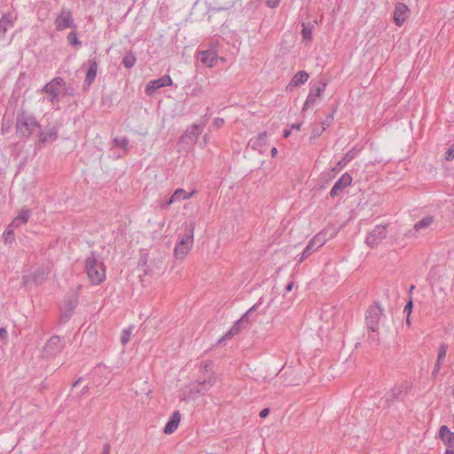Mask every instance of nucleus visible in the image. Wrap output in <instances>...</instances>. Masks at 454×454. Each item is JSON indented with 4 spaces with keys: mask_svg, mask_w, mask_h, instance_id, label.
I'll return each mask as SVG.
<instances>
[{
    "mask_svg": "<svg viewBox=\"0 0 454 454\" xmlns=\"http://www.w3.org/2000/svg\"><path fill=\"white\" fill-rule=\"evenodd\" d=\"M309 79V74L306 71H299L292 78L287 87H299L304 84Z\"/></svg>",
    "mask_w": 454,
    "mask_h": 454,
    "instance_id": "5701e85b",
    "label": "nucleus"
},
{
    "mask_svg": "<svg viewBox=\"0 0 454 454\" xmlns=\"http://www.w3.org/2000/svg\"><path fill=\"white\" fill-rule=\"evenodd\" d=\"M326 86V82L320 81L317 84H315L311 87L309 93L307 97V99L304 103L302 111H305L307 108H309L311 105H313L316 102V98L321 96L323 91L325 90Z\"/></svg>",
    "mask_w": 454,
    "mask_h": 454,
    "instance_id": "9b49d317",
    "label": "nucleus"
},
{
    "mask_svg": "<svg viewBox=\"0 0 454 454\" xmlns=\"http://www.w3.org/2000/svg\"><path fill=\"white\" fill-rule=\"evenodd\" d=\"M13 25L14 23L12 16L4 15L0 20V32H2L4 35L10 27H13Z\"/></svg>",
    "mask_w": 454,
    "mask_h": 454,
    "instance_id": "bb28decb",
    "label": "nucleus"
},
{
    "mask_svg": "<svg viewBox=\"0 0 454 454\" xmlns=\"http://www.w3.org/2000/svg\"><path fill=\"white\" fill-rule=\"evenodd\" d=\"M201 92H202V89H201V87H195V88H193V89L192 90V91H191V95H192V97H198V96H200V95L201 94Z\"/></svg>",
    "mask_w": 454,
    "mask_h": 454,
    "instance_id": "a18cd8bd",
    "label": "nucleus"
},
{
    "mask_svg": "<svg viewBox=\"0 0 454 454\" xmlns=\"http://www.w3.org/2000/svg\"><path fill=\"white\" fill-rule=\"evenodd\" d=\"M176 200H171V197L165 202L161 205V208H167L171 204L175 203Z\"/></svg>",
    "mask_w": 454,
    "mask_h": 454,
    "instance_id": "5fc2aeb1",
    "label": "nucleus"
},
{
    "mask_svg": "<svg viewBox=\"0 0 454 454\" xmlns=\"http://www.w3.org/2000/svg\"><path fill=\"white\" fill-rule=\"evenodd\" d=\"M269 412H270V410L268 408L262 409L260 411L259 416L262 419L266 418L268 416Z\"/></svg>",
    "mask_w": 454,
    "mask_h": 454,
    "instance_id": "864d4df0",
    "label": "nucleus"
},
{
    "mask_svg": "<svg viewBox=\"0 0 454 454\" xmlns=\"http://www.w3.org/2000/svg\"><path fill=\"white\" fill-rule=\"evenodd\" d=\"M310 254H311V253H306V247H305L303 252L301 253L300 258L298 259V263H301L305 258H307Z\"/></svg>",
    "mask_w": 454,
    "mask_h": 454,
    "instance_id": "8fccbe9b",
    "label": "nucleus"
},
{
    "mask_svg": "<svg viewBox=\"0 0 454 454\" xmlns=\"http://www.w3.org/2000/svg\"><path fill=\"white\" fill-rule=\"evenodd\" d=\"M387 228L384 225H377L366 237V244L375 247L386 238Z\"/></svg>",
    "mask_w": 454,
    "mask_h": 454,
    "instance_id": "9d476101",
    "label": "nucleus"
},
{
    "mask_svg": "<svg viewBox=\"0 0 454 454\" xmlns=\"http://www.w3.org/2000/svg\"><path fill=\"white\" fill-rule=\"evenodd\" d=\"M280 0H267L266 4L270 8H275L279 4Z\"/></svg>",
    "mask_w": 454,
    "mask_h": 454,
    "instance_id": "09e8293b",
    "label": "nucleus"
},
{
    "mask_svg": "<svg viewBox=\"0 0 454 454\" xmlns=\"http://www.w3.org/2000/svg\"><path fill=\"white\" fill-rule=\"evenodd\" d=\"M64 85L65 80L62 77H55L43 87L42 91L48 95V101L54 104L59 101L61 86Z\"/></svg>",
    "mask_w": 454,
    "mask_h": 454,
    "instance_id": "39448f33",
    "label": "nucleus"
},
{
    "mask_svg": "<svg viewBox=\"0 0 454 454\" xmlns=\"http://www.w3.org/2000/svg\"><path fill=\"white\" fill-rule=\"evenodd\" d=\"M41 129V124L34 114L26 111L19 112L16 118V134L21 139L29 138Z\"/></svg>",
    "mask_w": 454,
    "mask_h": 454,
    "instance_id": "f257e3e1",
    "label": "nucleus"
},
{
    "mask_svg": "<svg viewBox=\"0 0 454 454\" xmlns=\"http://www.w3.org/2000/svg\"><path fill=\"white\" fill-rule=\"evenodd\" d=\"M301 37L304 42H310L312 40V29L314 27L313 25L309 23H302L301 24Z\"/></svg>",
    "mask_w": 454,
    "mask_h": 454,
    "instance_id": "cd10ccee",
    "label": "nucleus"
},
{
    "mask_svg": "<svg viewBox=\"0 0 454 454\" xmlns=\"http://www.w3.org/2000/svg\"><path fill=\"white\" fill-rule=\"evenodd\" d=\"M301 126V123L293 124L292 127H291V129H300Z\"/></svg>",
    "mask_w": 454,
    "mask_h": 454,
    "instance_id": "4d7b16f0",
    "label": "nucleus"
},
{
    "mask_svg": "<svg viewBox=\"0 0 454 454\" xmlns=\"http://www.w3.org/2000/svg\"><path fill=\"white\" fill-rule=\"evenodd\" d=\"M434 222V217L433 215H426L421 220L417 222L414 224L413 229L408 231L405 236L407 238H416L417 232L428 229L433 224Z\"/></svg>",
    "mask_w": 454,
    "mask_h": 454,
    "instance_id": "4468645a",
    "label": "nucleus"
},
{
    "mask_svg": "<svg viewBox=\"0 0 454 454\" xmlns=\"http://www.w3.org/2000/svg\"><path fill=\"white\" fill-rule=\"evenodd\" d=\"M409 8L403 3H397L394 12V22L396 26L401 27L407 19Z\"/></svg>",
    "mask_w": 454,
    "mask_h": 454,
    "instance_id": "6ab92c4d",
    "label": "nucleus"
},
{
    "mask_svg": "<svg viewBox=\"0 0 454 454\" xmlns=\"http://www.w3.org/2000/svg\"><path fill=\"white\" fill-rule=\"evenodd\" d=\"M325 129V127H318V126H316L312 129V133H311V137L312 138H317L322 133L323 131Z\"/></svg>",
    "mask_w": 454,
    "mask_h": 454,
    "instance_id": "a19ab883",
    "label": "nucleus"
},
{
    "mask_svg": "<svg viewBox=\"0 0 454 454\" xmlns=\"http://www.w3.org/2000/svg\"><path fill=\"white\" fill-rule=\"evenodd\" d=\"M268 137L267 132L260 133L257 137L250 139L248 145L251 149L262 153L267 145Z\"/></svg>",
    "mask_w": 454,
    "mask_h": 454,
    "instance_id": "aec40b11",
    "label": "nucleus"
},
{
    "mask_svg": "<svg viewBox=\"0 0 454 454\" xmlns=\"http://www.w3.org/2000/svg\"><path fill=\"white\" fill-rule=\"evenodd\" d=\"M88 390H89L88 386H85V387L82 389L80 396H81V395H86V394L88 393Z\"/></svg>",
    "mask_w": 454,
    "mask_h": 454,
    "instance_id": "052dcab7",
    "label": "nucleus"
},
{
    "mask_svg": "<svg viewBox=\"0 0 454 454\" xmlns=\"http://www.w3.org/2000/svg\"><path fill=\"white\" fill-rule=\"evenodd\" d=\"M223 123L224 120L223 118H215L213 122L214 126H215L216 128L222 127Z\"/></svg>",
    "mask_w": 454,
    "mask_h": 454,
    "instance_id": "49530a36",
    "label": "nucleus"
},
{
    "mask_svg": "<svg viewBox=\"0 0 454 454\" xmlns=\"http://www.w3.org/2000/svg\"><path fill=\"white\" fill-rule=\"evenodd\" d=\"M333 120V114L328 115L325 118V120L322 122L321 126L325 127V129H326L327 127H329L331 125Z\"/></svg>",
    "mask_w": 454,
    "mask_h": 454,
    "instance_id": "79ce46f5",
    "label": "nucleus"
},
{
    "mask_svg": "<svg viewBox=\"0 0 454 454\" xmlns=\"http://www.w3.org/2000/svg\"><path fill=\"white\" fill-rule=\"evenodd\" d=\"M215 376H209L207 379H204L203 380H198V384L200 386V388L198 389L199 392L207 391L209 387L214 386L215 384Z\"/></svg>",
    "mask_w": 454,
    "mask_h": 454,
    "instance_id": "c85d7f7f",
    "label": "nucleus"
},
{
    "mask_svg": "<svg viewBox=\"0 0 454 454\" xmlns=\"http://www.w3.org/2000/svg\"><path fill=\"white\" fill-rule=\"evenodd\" d=\"M74 94H75V89L73 86H70V85L67 86L66 82H65L64 86H61V91H60L61 97H66V96L74 97Z\"/></svg>",
    "mask_w": 454,
    "mask_h": 454,
    "instance_id": "72a5a7b5",
    "label": "nucleus"
},
{
    "mask_svg": "<svg viewBox=\"0 0 454 454\" xmlns=\"http://www.w3.org/2000/svg\"><path fill=\"white\" fill-rule=\"evenodd\" d=\"M369 338H370L372 340H378L375 334H371V335H369Z\"/></svg>",
    "mask_w": 454,
    "mask_h": 454,
    "instance_id": "0e129e2a",
    "label": "nucleus"
},
{
    "mask_svg": "<svg viewBox=\"0 0 454 454\" xmlns=\"http://www.w3.org/2000/svg\"><path fill=\"white\" fill-rule=\"evenodd\" d=\"M447 349H448V345L446 343L442 342L440 344L438 356H437L436 361L442 362L444 360L446 354H447Z\"/></svg>",
    "mask_w": 454,
    "mask_h": 454,
    "instance_id": "c9c22d12",
    "label": "nucleus"
},
{
    "mask_svg": "<svg viewBox=\"0 0 454 454\" xmlns=\"http://www.w3.org/2000/svg\"><path fill=\"white\" fill-rule=\"evenodd\" d=\"M110 452L111 445L109 443H105L101 454H110Z\"/></svg>",
    "mask_w": 454,
    "mask_h": 454,
    "instance_id": "3c124183",
    "label": "nucleus"
},
{
    "mask_svg": "<svg viewBox=\"0 0 454 454\" xmlns=\"http://www.w3.org/2000/svg\"><path fill=\"white\" fill-rule=\"evenodd\" d=\"M262 298H260L258 302L252 306L243 317L238 320L235 325L218 340V343H222L224 340L231 339L234 335L238 334L241 328H244L247 325L248 317L256 310L258 306L262 304Z\"/></svg>",
    "mask_w": 454,
    "mask_h": 454,
    "instance_id": "423d86ee",
    "label": "nucleus"
},
{
    "mask_svg": "<svg viewBox=\"0 0 454 454\" xmlns=\"http://www.w3.org/2000/svg\"><path fill=\"white\" fill-rule=\"evenodd\" d=\"M137 62V57L135 53L129 52L122 59V64L126 68H131Z\"/></svg>",
    "mask_w": 454,
    "mask_h": 454,
    "instance_id": "2f4dec72",
    "label": "nucleus"
},
{
    "mask_svg": "<svg viewBox=\"0 0 454 454\" xmlns=\"http://www.w3.org/2000/svg\"><path fill=\"white\" fill-rule=\"evenodd\" d=\"M54 24L58 31H62L67 28H76L71 12L66 8L61 9L60 12L56 17Z\"/></svg>",
    "mask_w": 454,
    "mask_h": 454,
    "instance_id": "6e6552de",
    "label": "nucleus"
},
{
    "mask_svg": "<svg viewBox=\"0 0 454 454\" xmlns=\"http://www.w3.org/2000/svg\"><path fill=\"white\" fill-rule=\"evenodd\" d=\"M352 177L348 173H344L333 184L330 191L331 197H336L346 187L351 184Z\"/></svg>",
    "mask_w": 454,
    "mask_h": 454,
    "instance_id": "a211bd4d",
    "label": "nucleus"
},
{
    "mask_svg": "<svg viewBox=\"0 0 454 454\" xmlns=\"http://www.w3.org/2000/svg\"><path fill=\"white\" fill-rule=\"evenodd\" d=\"M414 288H415V286H414L413 285H411V286H410V290H409V291H410V292H412V291L414 290Z\"/></svg>",
    "mask_w": 454,
    "mask_h": 454,
    "instance_id": "69168bd1",
    "label": "nucleus"
},
{
    "mask_svg": "<svg viewBox=\"0 0 454 454\" xmlns=\"http://www.w3.org/2000/svg\"><path fill=\"white\" fill-rule=\"evenodd\" d=\"M172 84V79L169 75H162L161 77L150 81L146 87L145 92L148 95L153 94L158 89L170 86Z\"/></svg>",
    "mask_w": 454,
    "mask_h": 454,
    "instance_id": "dca6fc26",
    "label": "nucleus"
},
{
    "mask_svg": "<svg viewBox=\"0 0 454 454\" xmlns=\"http://www.w3.org/2000/svg\"><path fill=\"white\" fill-rule=\"evenodd\" d=\"M403 394V389L401 387L393 388L390 392L386 395L387 403H390L396 400H398Z\"/></svg>",
    "mask_w": 454,
    "mask_h": 454,
    "instance_id": "7c9ffc66",
    "label": "nucleus"
},
{
    "mask_svg": "<svg viewBox=\"0 0 454 454\" xmlns=\"http://www.w3.org/2000/svg\"><path fill=\"white\" fill-rule=\"evenodd\" d=\"M293 286H294V283H293V282H291V283H289V284H287V285H286V290L287 292H290V291L293 289Z\"/></svg>",
    "mask_w": 454,
    "mask_h": 454,
    "instance_id": "bf43d9fd",
    "label": "nucleus"
},
{
    "mask_svg": "<svg viewBox=\"0 0 454 454\" xmlns=\"http://www.w3.org/2000/svg\"><path fill=\"white\" fill-rule=\"evenodd\" d=\"M195 193V191H192L191 192H187L185 190L179 188L176 189L174 193L171 195V200L181 201L185 200L193 196Z\"/></svg>",
    "mask_w": 454,
    "mask_h": 454,
    "instance_id": "393cba45",
    "label": "nucleus"
},
{
    "mask_svg": "<svg viewBox=\"0 0 454 454\" xmlns=\"http://www.w3.org/2000/svg\"><path fill=\"white\" fill-rule=\"evenodd\" d=\"M129 141L126 137H117L114 138V140H113L114 146L121 148L124 150V152L129 151Z\"/></svg>",
    "mask_w": 454,
    "mask_h": 454,
    "instance_id": "c756f323",
    "label": "nucleus"
},
{
    "mask_svg": "<svg viewBox=\"0 0 454 454\" xmlns=\"http://www.w3.org/2000/svg\"><path fill=\"white\" fill-rule=\"evenodd\" d=\"M270 154L272 157H275L278 154V149L276 147H273L271 149Z\"/></svg>",
    "mask_w": 454,
    "mask_h": 454,
    "instance_id": "680f3d73",
    "label": "nucleus"
},
{
    "mask_svg": "<svg viewBox=\"0 0 454 454\" xmlns=\"http://www.w3.org/2000/svg\"><path fill=\"white\" fill-rule=\"evenodd\" d=\"M13 227H10V225H8L4 231L3 237L6 242L13 240Z\"/></svg>",
    "mask_w": 454,
    "mask_h": 454,
    "instance_id": "4c0bfd02",
    "label": "nucleus"
},
{
    "mask_svg": "<svg viewBox=\"0 0 454 454\" xmlns=\"http://www.w3.org/2000/svg\"><path fill=\"white\" fill-rule=\"evenodd\" d=\"M67 41L68 43L73 46H81L82 43L77 38V34L75 31H72L67 35Z\"/></svg>",
    "mask_w": 454,
    "mask_h": 454,
    "instance_id": "f704fd0d",
    "label": "nucleus"
},
{
    "mask_svg": "<svg viewBox=\"0 0 454 454\" xmlns=\"http://www.w3.org/2000/svg\"><path fill=\"white\" fill-rule=\"evenodd\" d=\"M30 211L27 210V209H23L20 212L19 215L17 216L20 220V222H21L22 223H27V222L28 221L29 217H30Z\"/></svg>",
    "mask_w": 454,
    "mask_h": 454,
    "instance_id": "e433bc0d",
    "label": "nucleus"
},
{
    "mask_svg": "<svg viewBox=\"0 0 454 454\" xmlns=\"http://www.w3.org/2000/svg\"><path fill=\"white\" fill-rule=\"evenodd\" d=\"M412 308H413V303H412V301L410 300L407 304L405 305L404 307V309H403V312L407 314V318H406V322L407 324H410V315L412 311Z\"/></svg>",
    "mask_w": 454,
    "mask_h": 454,
    "instance_id": "ea45409f",
    "label": "nucleus"
},
{
    "mask_svg": "<svg viewBox=\"0 0 454 454\" xmlns=\"http://www.w3.org/2000/svg\"><path fill=\"white\" fill-rule=\"evenodd\" d=\"M205 124H192L185 130L184 134L180 137V141L185 144H193L200 134L203 131Z\"/></svg>",
    "mask_w": 454,
    "mask_h": 454,
    "instance_id": "f8f14e48",
    "label": "nucleus"
},
{
    "mask_svg": "<svg viewBox=\"0 0 454 454\" xmlns=\"http://www.w3.org/2000/svg\"><path fill=\"white\" fill-rule=\"evenodd\" d=\"M198 60L204 67H212L215 65L217 61V53L212 49L200 51L198 53Z\"/></svg>",
    "mask_w": 454,
    "mask_h": 454,
    "instance_id": "f3484780",
    "label": "nucleus"
},
{
    "mask_svg": "<svg viewBox=\"0 0 454 454\" xmlns=\"http://www.w3.org/2000/svg\"><path fill=\"white\" fill-rule=\"evenodd\" d=\"M58 137V129L53 127L50 129L47 132H43L41 129L39 130V142L42 144L46 143L47 141H55Z\"/></svg>",
    "mask_w": 454,
    "mask_h": 454,
    "instance_id": "b1692460",
    "label": "nucleus"
},
{
    "mask_svg": "<svg viewBox=\"0 0 454 454\" xmlns=\"http://www.w3.org/2000/svg\"><path fill=\"white\" fill-rule=\"evenodd\" d=\"M383 315V309L378 304L374 303L369 307L365 316L367 327L372 333L378 330L379 322Z\"/></svg>",
    "mask_w": 454,
    "mask_h": 454,
    "instance_id": "0eeeda50",
    "label": "nucleus"
},
{
    "mask_svg": "<svg viewBox=\"0 0 454 454\" xmlns=\"http://www.w3.org/2000/svg\"><path fill=\"white\" fill-rule=\"evenodd\" d=\"M75 308V303L69 302V308L62 312L60 319L62 323L67 322V320L71 317L74 309Z\"/></svg>",
    "mask_w": 454,
    "mask_h": 454,
    "instance_id": "473e14b6",
    "label": "nucleus"
},
{
    "mask_svg": "<svg viewBox=\"0 0 454 454\" xmlns=\"http://www.w3.org/2000/svg\"><path fill=\"white\" fill-rule=\"evenodd\" d=\"M82 380V378H79L78 380H76L74 383H73V387H76Z\"/></svg>",
    "mask_w": 454,
    "mask_h": 454,
    "instance_id": "e2e57ef3",
    "label": "nucleus"
},
{
    "mask_svg": "<svg viewBox=\"0 0 454 454\" xmlns=\"http://www.w3.org/2000/svg\"><path fill=\"white\" fill-rule=\"evenodd\" d=\"M442 362H438L436 361L435 362V364H434V370L432 372V375L434 377H436V375L438 374L439 371H440V368H441V364H442Z\"/></svg>",
    "mask_w": 454,
    "mask_h": 454,
    "instance_id": "c03bdc74",
    "label": "nucleus"
},
{
    "mask_svg": "<svg viewBox=\"0 0 454 454\" xmlns=\"http://www.w3.org/2000/svg\"><path fill=\"white\" fill-rule=\"evenodd\" d=\"M84 270L92 285H99L106 279L104 263L98 259L95 252H91L85 259Z\"/></svg>",
    "mask_w": 454,
    "mask_h": 454,
    "instance_id": "f03ea898",
    "label": "nucleus"
},
{
    "mask_svg": "<svg viewBox=\"0 0 454 454\" xmlns=\"http://www.w3.org/2000/svg\"><path fill=\"white\" fill-rule=\"evenodd\" d=\"M180 421L181 413L178 411H174L165 426L164 433L167 434L174 433L177 429Z\"/></svg>",
    "mask_w": 454,
    "mask_h": 454,
    "instance_id": "4be33fe9",
    "label": "nucleus"
},
{
    "mask_svg": "<svg viewBox=\"0 0 454 454\" xmlns=\"http://www.w3.org/2000/svg\"><path fill=\"white\" fill-rule=\"evenodd\" d=\"M356 157V152L354 149L349 150L342 159L336 164L333 170H339L344 168L348 162H350Z\"/></svg>",
    "mask_w": 454,
    "mask_h": 454,
    "instance_id": "a878e982",
    "label": "nucleus"
},
{
    "mask_svg": "<svg viewBox=\"0 0 454 454\" xmlns=\"http://www.w3.org/2000/svg\"><path fill=\"white\" fill-rule=\"evenodd\" d=\"M64 347L65 340L59 335H53L43 347L42 355L47 359L54 358L61 353Z\"/></svg>",
    "mask_w": 454,
    "mask_h": 454,
    "instance_id": "20e7f679",
    "label": "nucleus"
},
{
    "mask_svg": "<svg viewBox=\"0 0 454 454\" xmlns=\"http://www.w3.org/2000/svg\"><path fill=\"white\" fill-rule=\"evenodd\" d=\"M194 229V222L185 225L184 231L174 248V256L176 259L183 260L189 254L193 245Z\"/></svg>",
    "mask_w": 454,
    "mask_h": 454,
    "instance_id": "7ed1b4c3",
    "label": "nucleus"
},
{
    "mask_svg": "<svg viewBox=\"0 0 454 454\" xmlns=\"http://www.w3.org/2000/svg\"><path fill=\"white\" fill-rule=\"evenodd\" d=\"M7 336H8V333H7L6 329L4 327L0 328V339L6 340Z\"/></svg>",
    "mask_w": 454,
    "mask_h": 454,
    "instance_id": "603ef678",
    "label": "nucleus"
},
{
    "mask_svg": "<svg viewBox=\"0 0 454 454\" xmlns=\"http://www.w3.org/2000/svg\"><path fill=\"white\" fill-rule=\"evenodd\" d=\"M454 158V146L450 147L445 154V159L450 160Z\"/></svg>",
    "mask_w": 454,
    "mask_h": 454,
    "instance_id": "37998d69",
    "label": "nucleus"
},
{
    "mask_svg": "<svg viewBox=\"0 0 454 454\" xmlns=\"http://www.w3.org/2000/svg\"><path fill=\"white\" fill-rule=\"evenodd\" d=\"M131 329H124L121 333V341L122 345H125L130 338Z\"/></svg>",
    "mask_w": 454,
    "mask_h": 454,
    "instance_id": "58836bf2",
    "label": "nucleus"
},
{
    "mask_svg": "<svg viewBox=\"0 0 454 454\" xmlns=\"http://www.w3.org/2000/svg\"><path fill=\"white\" fill-rule=\"evenodd\" d=\"M203 367V370L205 372H207L209 370V367H210V363H205L203 365H201Z\"/></svg>",
    "mask_w": 454,
    "mask_h": 454,
    "instance_id": "13d9d810",
    "label": "nucleus"
},
{
    "mask_svg": "<svg viewBox=\"0 0 454 454\" xmlns=\"http://www.w3.org/2000/svg\"><path fill=\"white\" fill-rule=\"evenodd\" d=\"M326 241L325 233L317 234L312 239L309 240L306 246V253H314L321 247Z\"/></svg>",
    "mask_w": 454,
    "mask_h": 454,
    "instance_id": "412c9836",
    "label": "nucleus"
},
{
    "mask_svg": "<svg viewBox=\"0 0 454 454\" xmlns=\"http://www.w3.org/2000/svg\"><path fill=\"white\" fill-rule=\"evenodd\" d=\"M291 134V129H285L284 132H283V137L285 138H287Z\"/></svg>",
    "mask_w": 454,
    "mask_h": 454,
    "instance_id": "6e6d98bb",
    "label": "nucleus"
},
{
    "mask_svg": "<svg viewBox=\"0 0 454 454\" xmlns=\"http://www.w3.org/2000/svg\"><path fill=\"white\" fill-rule=\"evenodd\" d=\"M50 273L48 266H43L36 269L33 274L23 276V284L25 286H30L31 283L41 284L45 280Z\"/></svg>",
    "mask_w": 454,
    "mask_h": 454,
    "instance_id": "1a4fd4ad",
    "label": "nucleus"
},
{
    "mask_svg": "<svg viewBox=\"0 0 454 454\" xmlns=\"http://www.w3.org/2000/svg\"><path fill=\"white\" fill-rule=\"evenodd\" d=\"M88 70L86 72L84 82H83V90H87L90 87V85L95 81V78L98 74V62L96 58L90 59L88 61Z\"/></svg>",
    "mask_w": 454,
    "mask_h": 454,
    "instance_id": "2eb2a0df",
    "label": "nucleus"
},
{
    "mask_svg": "<svg viewBox=\"0 0 454 454\" xmlns=\"http://www.w3.org/2000/svg\"><path fill=\"white\" fill-rule=\"evenodd\" d=\"M20 224H22V223L20 222L18 217H15L9 225L10 227H13L15 229L20 226Z\"/></svg>",
    "mask_w": 454,
    "mask_h": 454,
    "instance_id": "de8ad7c7",
    "label": "nucleus"
},
{
    "mask_svg": "<svg viewBox=\"0 0 454 454\" xmlns=\"http://www.w3.org/2000/svg\"><path fill=\"white\" fill-rule=\"evenodd\" d=\"M439 438L447 446L445 454H454V432H450L445 425L439 429Z\"/></svg>",
    "mask_w": 454,
    "mask_h": 454,
    "instance_id": "ddd939ff",
    "label": "nucleus"
}]
</instances>
